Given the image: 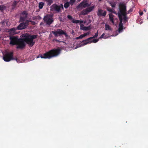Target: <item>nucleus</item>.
Instances as JSON below:
<instances>
[{
    "label": "nucleus",
    "instance_id": "35",
    "mask_svg": "<svg viewBox=\"0 0 148 148\" xmlns=\"http://www.w3.org/2000/svg\"><path fill=\"white\" fill-rule=\"evenodd\" d=\"M132 11H133V10H132V9H130V10H129V11H128V13H130V12H132Z\"/></svg>",
    "mask_w": 148,
    "mask_h": 148
},
{
    "label": "nucleus",
    "instance_id": "14",
    "mask_svg": "<svg viewBox=\"0 0 148 148\" xmlns=\"http://www.w3.org/2000/svg\"><path fill=\"white\" fill-rule=\"evenodd\" d=\"M16 29L15 28H13L7 31L10 35H13L16 34L17 33L16 32Z\"/></svg>",
    "mask_w": 148,
    "mask_h": 148
},
{
    "label": "nucleus",
    "instance_id": "23",
    "mask_svg": "<svg viewBox=\"0 0 148 148\" xmlns=\"http://www.w3.org/2000/svg\"><path fill=\"white\" fill-rule=\"evenodd\" d=\"M5 8V6L3 5H0V11H2Z\"/></svg>",
    "mask_w": 148,
    "mask_h": 148
},
{
    "label": "nucleus",
    "instance_id": "38",
    "mask_svg": "<svg viewBox=\"0 0 148 148\" xmlns=\"http://www.w3.org/2000/svg\"><path fill=\"white\" fill-rule=\"evenodd\" d=\"M143 12H141L140 13V15H142L143 14Z\"/></svg>",
    "mask_w": 148,
    "mask_h": 148
},
{
    "label": "nucleus",
    "instance_id": "10",
    "mask_svg": "<svg viewBox=\"0 0 148 148\" xmlns=\"http://www.w3.org/2000/svg\"><path fill=\"white\" fill-rule=\"evenodd\" d=\"M29 22L28 20H26L25 22L20 23L17 27V29L19 30H21L26 28L28 25Z\"/></svg>",
    "mask_w": 148,
    "mask_h": 148
},
{
    "label": "nucleus",
    "instance_id": "28",
    "mask_svg": "<svg viewBox=\"0 0 148 148\" xmlns=\"http://www.w3.org/2000/svg\"><path fill=\"white\" fill-rule=\"evenodd\" d=\"M84 27L85 26H84V25L81 24L80 25V29L82 30H84Z\"/></svg>",
    "mask_w": 148,
    "mask_h": 148
},
{
    "label": "nucleus",
    "instance_id": "42",
    "mask_svg": "<svg viewBox=\"0 0 148 148\" xmlns=\"http://www.w3.org/2000/svg\"><path fill=\"white\" fill-rule=\"evenodd\" d=\"M101 0H99V1H101Z\"/></svg>",
    "mask_w": 148,
    "mask_h": 148
},
{
    "label": "nucleus",
    "instance_id": "8",
    "mask_svg": "<svg viewBox=\"0 0 148 148\" xmlns=\"http://www.w3.org/2000/svg\"><path fill=\"white\" fill-rule=\"evenodd\" d=\"M95 6L94 5L87 8L83 10L82 11L80 14L85 15L88 14L89 12L92 11L94 9Z\"/></svg>",
    "mask_w": 148,
    "mask_h": 148
},
{
    "label": "nucleus",
    "instance_id": "16",
    "mask_svg": "<svg viewBox=\"0 0 148 148\" xmlns=\"http://www.w3.org/2000/svg\"><path fill=\"white\" fill-rule=\"evenodd\" d=\"M2 24L5 26H10L11 23L8 20H6L3 21Z\"/></svg>",
    "mask_w": 148,
    "mask_h": 148
},
{
    "label": "nucleus",
    "instance_id": "17",
    "mask_svg": "<svg viewBox=\"0 0 148 148\" xmlns=\"http://www.w3.org/2000/svg\"><path fill=\"white\" fill-rule=\"evenodd\" d=\"M105 29L106 31H111L112 30V28L109 25L106 23L105 25Z\"/></svg>",
    "mask_w": 148,
    "mask_h": 148
},
{
    "label": "nucleus",
    "instance_id": "18",
    "mask_svg": "<svg viewBox=\"0 0 148 148\" xmlns=\"http://www.w3.org/2000/svg\"><path fill=\"white\" fill-rule=\"evenodd\" d=\"M109 18L110 21L112 22L113 25L114 24V21L113 19V15L111 14H109Z\"/></svg>",
    "mask_w": 148,
    "mask_h": 148
},
{
    "label": "nucleus",
    "instance_id": "15",
    "mask_svg": "<svg viewBox=\"0 0 148 148\" xmlns=\"http://www.w3.org/2000/svg\"><path fill=\"white\" fill-rule=\"evenodd\" d=\"M75 0H70L69 2H68L65 3L64 5V8H68L69 6V4L72 5L75 2Z\"/></svg>",
    "mask_w": 148,
    "mask_h": 148
},
{
    "label": "nucleus",
    "instance_id": "25",
    "mask_svg": "<svg viewBox=\"0 0 148 148\" xmlns=\"http://www.w3.org/2000/svg\"><path fill=\"white\" fill-rule=\"evenodd\" d=\"M90 29V26H88V27H84V30H89Z\"/></svg>",
    "mask_w": 148,
    "mask_h": 148
},
{
    "label": "nucleus",
    "instance_id": "30",
    "mask_svg": "<svg viewBox=\"0 0 148 148\" xmlns=\"http://www.w3.org/2000/svg\"><path fill=\"white\" fill-rule=\"evenodd\" d=\"M67 17H68V18L69 19H71V20H72V19H73L72 18V17L71 16H70V15H68L67 16Z\"/></svg>",
    "mask_w": 148,
    "mask_h": 148
},
{
    "label": "nucleus",
    "instance_id": "11",
    "mask_svg": "<svg viewBox=\"0 0 148 148\" xmlns=\"http://www.w3.org/2000/svg\"><path fill=\"white\" fill-rule=\"evenodd\" d=\"M27 13L25 11H23L22 13L21 16L20 18V21H25V19L27 16Z\"/></svg>",
    "mask_w": 148,
    "mask_h": 148
},
{
    "label": "nucleus",
    "instance_id": "24",
    "mask_svg": "<svg viewBox=\"0 0 148 148\" xmlns=\"http://www.w3.org/2000/svg\"><path fill=\"white\" fill-rule=\"evenodd\" d=\"M84 37V36L83 34L80 35L79 36L76 37L75 38L76 39H82Z\"/></svg>",
    "mask_w": 148,
    "mask_h": 148
},
{
    "label": "nucleus",
    "instance_id": "1",
    "mask_svg": "<svg viewBox=\"0 0 148 148\" xmlns=\"http://www.w3.org/2000/svg\"><path fill=\"white\" fill-rule=\"evenodd\" d=\"M36 35H30L27 33L22 34L20 36L21 38L20 39L17 37L11 36L10 38V44L17 45V48H23L25 45L26 43L32 47L34 44L33 39L36 38Z\"/></svg>",
    "mask_w": 148,
    "mask_h": 148
},
{
    "label": "nucleus",
    "instance_id": "29",
    "mask_svg": "<svg viewBox=\"0 0 148 148\" xmlns=\"http://www.w3.org/2000/svg\"><path fill=\"white\" fill-rule=\"evenodd\" d=\"M90 32H88L86 33H85L84 34H83V36H84V37L90 34Z\"/></svg>",
    "mask_w": 148,
    "mask_h": 148
},
{
    "label": "nucleus",
    "instance_id": "27",
    "mask_svg": "<svg viewBox=\"0 0 148 148\" xmlns=\"http://www.w3.org/2000/svg\"><path fill=\"white\" fill-rule=\"evenodd\" d=\"M99 41V39H94L92 41H91L90 42H93V43H96L97 42Z\"/></svg>",
    "mask_w": 148,
    "mask_h": 148
},
{
    "label": "nucleus",
    "instance_id": "21",
    "mask_svg": "<svg viewBox=\"0 0 148 148\" xmlns=\"http://www.w3.org/2000/svg\"><path fill=\"white\" fill-rule=\"evenodd\" d=\"M44 3L43 2H40L39 3V7L40 9H41L44 5Z\"/></svg>",
    "mask_w": 148,
    "mask_h": 148
},
{
    "label": "nucleus",
    "instance_id": "5",
    "mask_svg": "<svg viewBox=\"0 0 148 148\" xmlns=\"http://www.w3.org/2000/svg\"><path fill=\"white\" fill-rule=\"evenodd\" d=\"M91 4V3L89 2L88 0H83L77 6V8L78 10H82L87 7H89Z\"/></svg>",
    "mask_w": 148,
    "mask_h": 148
},
{
    "label": "nucleus",
    "instance_id": "26",
    "mask_svg": "<svg viewBox=\"0 0 148 148\" xmlns=\"http://www.w3.org/2000/svg\"><path fill=\"white\" fill-rule=\"evenodd\" d=\"M105 35V34L103 33L102 34V35L99 38H104L105 39H106L108 37H106V36H104Z\"/></svg>",
    "mask_w": 148,
    "mask_h": 148
},
{
    "label": "nucleus",
    "instance_id": "12",
    "mask_svg": "<svg viewBox=\"0 0 148 148\" xmlns=\"http://www.w3.org/2000/svg\"><path fill=\"white\" fill-rule=\"evenodd\" d=\"M106 11H103L100 9H99L97 12V15L99 16H105L106 15Z\"/></svg>",
    "mask_w": 148,
    "mask_h": 148
},
{
    "label": "nucleus",
    "instance_id": "31",
    "mask_svg": "<svg viewBox=\"0 0 148 148\" xmlns=\"http://www.w3.org/2000/svg\"><path fill=\"white\" fill-rule=\"evenodd\" d=\"M29 21V22H31V23L32 25H35V24H36L33 21Z\"/></svg>",
    "mask_w": 148,
    "mask_h": 148
},
{
    "label": "nucleus",
    "instance_id": "22",
    "mask_svg": "<svg viewBox=\"0 0 148 148\" xmlns=\"http://www.w3.org/2000/svg\"><path fill=\"white\" fill-rule=\"evenodd\" d=\"M72 22L73 23H79V20H75L74 19H73L72 20Z\"/></svg>",
    "mask_w": 148,
    "mask_h": 148
},
{
    "label": "nucleus",
    "instance_id": "39",
    "mask_svg": "<svg viewBox=\"0 0 148 148\" xmlns=\"http://www.w3.org/2000/svg\"><path fill=\"white\" fill-rule=\"evenodd\" d=\"M144 11L145 12H146V10H145V9H144Z\"/></svg>",
    "mask_w": 148,
    "mask_h": 148
},
{
    "label": "nucleus",
    "instance_id": "40",
    "mask_svg": "<svg viewBox=\"0 0 148 148\" xmlns=\"http://www.w3.org/2000/svg\"><path fill=\"white\" fill-rule=\"evenodd\" d=\"M42 23H40V25H41L42 24Z\"/></svg>",
    "mask_w": 148,
    "mask_h": 148
},
{
    "label": "nucleus",
    "instance_id": "34",
    "mask_svg": "<svg viewBox=\"0 0 148 148\" xmlns=\"http://www.w3.org/2000/svg\"><path fill=\"white\" fill-rule=\"evenodd\" d=\"M107 10L108 11H110V12H112V10L111 9H109V8H107Z\"/></svg>",
    "mask_w": 148,
    "mask_h": 148
},
{
    "label": "nucleus",
    "instance_id": "9",
    "mask_svg": "<svg viewBox=\"0 0 148 148\" xmlns=\"http://www.w3.org/2000/svg\"><path fill=\"white\" fill-rule=\"evenodd\" d=\"M43 19L44 22L48 25L51 24L53 21L52 16L49 15H47L45 16Z\"/></svg>",
    "mask_w": 148,
    "mask_h": 148
},
{
    "label": "nucleus",
    "instance_id": "2",
    "mask_svg": "<svg viewBox=\"0 0 148 148\" xmlns=\"http://www.w3.org/2000/svg\"><path fill=\"white\" fill-rule=\"evenodd\" d=\"M119 10L118 12V15L120 21L118 28V32L119 33L122 32L123 29L122 21H126L127 19L126 15L127 13L126 11V6L123 2L120 3L119 5Z\"/></svg>",
    "mask_w": 148,
    "mask_h": 148
},
{
    "label": "nucleus",
    "instance_id": "13",
    "mask_svg": "<svg viewBox=\"0 0 148 148\" xmlns=\"http://www.w3.org/2000/svg\"><path fill=\"white\" fill-rule=\"evenodd\" d=\"M90 39H88V38L86 40H83L82 41V42H86V41L87 42H86L84 43L83 45H77L75 47H73L74 48V49H76L78 47H80L84 45H86L88 44V43H89V42H87V41H88Z\"/></svg>",
    "mask_w": 148,
    "mask_h": 148
},
{
    "label": "nucleus",
    "instance_id": "6",
    "mask_svg": "<svg viewBox=\"0 0 148 148\" xmlns=\"http://www.w3.org/2000/svg\"><path fill=\"white\" fill-rule=\"evenodd\" d=\"M3 59L5 62H9L14 59L13 53L12 52L7 53L3 55Z\"/></svg>",
    "mask_w": 148,
    "mask_h": 148
},
{
    "label": "nucleus",
    "instance_id": "37",
    "mask_svg": "<svg viewBox=\"0 0 148 148\" xmlns=\"http://www.w3.org/2000/svg\"><path fill=\"white\" fill-rule=\"evenodd\" d=\"M55 41H56L57 42H62V41H59V40H55Z\"/></svg>",
    "mask_w": 148,
    "mask_h": 148
},
{
    "label": "nucleus",
    "instance_id": "43",
    "mask_svg": "<svg viewBox=\"0 0 148 148\" xmlns=\"http://www.w3.org/2000/svg\"><path fill=\"white\" fill-rule=\"evenodd\" d=\"M1 31V29H0V31Z\"/></svg>",
    "mask_w": 148,
    "mask_h": 148
},
{
    "label": "nucleus",
    "instance_id": "33",
    "mask_svg": "<svg viewBox=\"0 0 148 148\" xmlns=\"http://www.w3.org/2000/svg\"><path fill=\"white\" fill-rule=\"evenodd\" d=\"M118 34L117 33L115 35H111L110 36H116Z\"/></svg>",
    "mask_w": 148,
    "mask_h": 148
},
{
    "label": "nucleus",
    "instance_id": "36",
    "mask_svg": "<svg viewBox=\"0 0 148 148\" xmlns=\"http://www.w3.org/2000/svg\"><path fill=\"white\" fill-rule=\"evenodd\" d=\"M83 21H82L79 20V23L80 24H81V23H83Z\"/></svg>",
    "mask_w": 148,
    "mask_h": 148
},
{
    "label": "nucleus",
    "instance_id": "3",
    "mask_svg": "<svg viewBox=\"0 0 148 148\" xmlns=\"http://www.w3.org/2000/svg\"><path fill=\"white\" fill-rule=\"evenodd\" d=\"M60 53V49H53L44 54L43 55H39L37 57V58L40 57L42 58L49 59L58 56L59 55Z\"/></svg>",
    "mask_w": 148,
    "mask_h": 148
},
{
    "label": "nucleus",
    "instance_id": "32",
    "mask_svg": "<svg viewBox=\"0 0 148 148\" xmlns=\"http://www.w3.org/2000/svg\"><path fill=\"white\" fill-rule=\"evenodd\" d=\"M17 3L15 1L14 2L13 4V5H14V6H15L17 4Z\"/></svg>",
    "mask_w": 148,
    "mask_h": 148
},
{
    "label": "nucleus",
    "instance_id": "20",
    "mask_svg": "<svg viewBox=\"0 0 148 148\" xmlns=\"http://www.w3.org/2000/svg\"><path fill=\"white\" fill-rule=\"evenodd\" d=\"M98 30L96 33H95V36H94L93 37H90L88 38V39H91L93 38H97V36H98Z\"/></svg>",
    "mask_w": 148,
    "mask_h": 148
},
{
    "label": "nucleus",
    "instance_id": "41",
    "mask_svg": "<svg viewBox=\"0 0 148 148\" xmlns=\"http://www.w3.org/2000/svg\"><path fill=\"white\" fill-rule=\"evenodd\" d=\"M117 31H116V33H117Z\"/></svg>",
    "mask_w": 148,
    "mask_h": 148
},
{
    "label": "nucleus",
    "instance_id": "7",
    "mask_svg": "<svg viewBox=\"0 0 148 148\" xmlns=\"http://www.w3.org/2000/svg\"><path fill=\"white\" fill-rule=\"evenodd\" d=\"M52 33L56 37L62 34H64L66 37L68 36L65 32L60 29H57V30L52 31Z\"/></svg>",
    "mask_w": 148,
    "mask_h": 148
},
{
    "label": "nucleus",
    "instance_id": "19",
    "mask_svg": "<svg viewBox=\"0 0 148 148\" xmlns=\"http://www.w3.org/2000/svg\"><path fill=\"white\" fill-rule=\"evenodd\" d=\"M109 3L112 7H114L116 5V3L115 2H110Z\"/></svg>",
    "mask_w": 148,
    "mask_h": 148
},
{
    "label": "nucleus",
    "instance_id": "4",
    "mask_svg": "<svg viewBox=\"0 0 148 148\" xmlns=\"http://www.w3.org/2000/svg\"><path fill=\"white\" fill-rule=\"evenodd\" d=\"M63 9V5L61 4L59 5L54 4L51 6V10L53 12L58 13L61 12L62 10Z\"/></svg>",
    "mask_w": 148,
    "mask_h": 148
}]
</instances>
